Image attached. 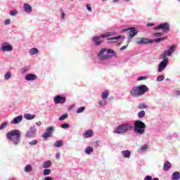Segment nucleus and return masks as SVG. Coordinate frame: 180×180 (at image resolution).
<instances>
[{"instance_id": "18", "label": "nucleus", "mask_w": 180, "mask_h": 180, "mask_svg": "<svg viewBox=\"0 0 180 180\" xmlns=\"http://www.w3.org/2000/svg\"><path fill=\"white\" fill-rule=\"evenodd\" d=\"M93 136H94V131L91 130H86L84 134V137H85V139H89V137H93Z\"/></svg>"}, {"instance_id": "32", "label": "nucleus", "mask_w": 180, "mask_h": 180, "mask_svg": "<svg viewBox=\"0 0 180 180\" xmlns=\"http://www.w3.org/2000/svg\"><path fill=\"white\" fill-rule=\"evenodd\" d=\"M32 165H27L25 168V172H30L32 171Z\"/></svg>"}, {"instance_id": "6", "label": "nucleus", "mask_w": 180, "mask_h": 180, "mask_svg": "<svg viewBox=\"0 0 180 180\" xmlns=\"http://www.w3.org/2000/svg\"><path fill=\"white\" fill-rule=\"evenodd\" d=\"M109 36H110V34H109V33H107L101 36L93 37V43H94L96 46H99L100 44H102V43H103V39H105V37H109Z\"/></svg>"}, {"instance_id": "7", "label": "nucleus", "mask_w": 180, "mask_h": 180, "mask_svg": "<svg viewBox=\"0 0 180 180\" xmlns=\"http://www.w3.org/2000/svg\"><path fill=\"white\" fill-rule=\"evenodd\" d=\"M154 30H162L165 33H168L169 32V24L168 22L161 23L159 26L153 28Z\"/></svg>"}, {"instance_id": "4", "label": "nucleus", "mask_w": 180, "mask_h": 180, "mask_svg": "<svg viewBox=\"0 0 180 180\" xmlns=\"http://www.w3.org/2000/svg\"><path fill=\"white\" fill-rule=\"evenodd\" d=\"M129 130H133V125L129 123H123L120 124L117 129L114 130L115 134H124V133H127Z\"/></svg>"}, {"instance_id": "34", "label": "nucleus", "mask_w": 180, "mask_h": 180, "mask_svg": "<svg viewBox=\"0 0 180 180\" xmlns=\"http://www.w3.org/2000/svg\"><path fill=\"white\" fill-rule=\"evenodd\" d=\"M7 126H8V122H3L0 125V130H4V129H5V127H6Z\"/></svg>"}, {"instance_id": "46", "label": "nucleus", "mask_w": 180, "mask_h": 180, "mask_svg": "<svg viewBox=\"0 0 180 180\" xmlns=\"http://www.w3.org/2000/svg\"><path fill=\"white\" fill-rule=\"evenodd\" d=\"M86 9L89 11V12H92V8L91 7V6L89 4H86Z\"/></svg>"}, {"instance_id": "56", "label": "nucleus", "mask_w": 180, "mask_h": 180, "mask_svg": "<svg viewBox=\"0 0 180 180\" xmlns=\"http://www.w3.org/2000/svg\"><path fill=\"white\" fill-rule=\"evenodd\" d=\"M147 26H148V27L154 26V24H153V23H148V24H147Z\"/></svg>"}, {"instance_id": "39", "label": "nucleus", "mask_w": 180, "mask_h": 180, "mask_svg": "<svg viewBox=\"0 0 180 180\" xmlns=\"http://www.w3.org/2000/svg\"><path fill=\"white\" fill-rule=\"evenodd\" d=\"M12 76V75L11 74L10 72H7L5 75H4V79H9V78H11V77Z\"/></svg>"}, {"instance_id": "59", "label": "nucleus", "mask_w": 180, "mask_h": 180, "mask_svg": "<svg viewBox=\"0 0 180 180\" xmlns=\"http://www.w3.org/2000/svg\"><path fill=\"white\" fill-rule=\"evenodd\" d=\"M151 180H160V179H158V178H155V179H152Z\"/></svg>"}, {"instance_id": "5", "label": "nucleus", "mask_w": 180, "mask_h": 180, "mask_svg": "<svg viewBox=\"0 0 180 180\" xmlns=\"http://www.w3.org/2000/svg\"><path fill=\"white\" fill-rule=\"evenodd\" d=\"M134 131L138 134H144L146 133V124L143 121H135Z\"/></svg>"}, {"instance_id": "53", "label": "nucleus", "mask_w": 180, "mask_h": 180, "mask_svg": "<svg viewBox=\"0 0 180 180\" xmlns=\"http://www.w3.org/2000/svg\"><path fill=\"white\" fill-rule=\"evenodd\" d=\"M26 71H27V70L26 69V68H22V72H26Z\"/></svg>"}, {"instance_id": "48", "label": "nucleus", "mask_w": 180, "mask_h": 180, "mask_svg": "<svg viewBox=\"0 0 180 180\" xmlns=\"http://www.w3.org/2000/svg\"><path fill=\"white\" fill-rule=\"evenodd\" d=\"M144 79H147V77L141 76L138 78V81H143Z\"/></svg>"}, {"instance_id": "2", "label": "nucleus", "mask_w": 180, "mask_h": 180, "mask_svg": "<svg viewBox=\"0 0 180 180\" xmlns=\"http://www.w3.org/2000/svg\"><path fill=\"white\" fill-rule=\"evenodd\" d=\"M147 91H148V87L146 85L141 84L133 87L129 91V94L133 98H139V96H142V95H144Z\"/></svg>"}, {"instance_id": "55", "label": "nucleus", "mask_w": 180, "mask_h": 180, "mask_svg": "<svg viewBox=\"0 0 180 180\" xmlns=\"http://www.w3.org/2000/svg\"><path fill=\"white\" fill-rule=\"evenodd\" d=\"M61 16L63 18H65V13H61Z\"/></svg>"}, {"instance_id": "30", "label": "nucleus", "mask_w": 180, "mask_h": 180, "mask_svg": "<svg viewBox=\"0 0 180 180\" xmlns=\"http://www.w3.org/2000/svg\"><path fill=\"white\" fill-rule=\"evenodd\" d=\"M148 108L147 105H146L144 103H141L139 105V109H147Z\"/></svg>"}, {"instance_id": "37", "label": "nucleus", "mask_w": 180, "mask_h": 180, "mask_svg": "<svg viewBox=\"0 0 180 180\" xmlns=\"http://www.w3.org/2000/svg\"><path fill=\"white\" fill-rule=\"evenodd\" d=\"M107 53L108 54H112V55H110V58L113 57V56H115V51H113L112 49H108Z\"/></svg>"}, {"instance_id": "12", "label": "nucleus", "mask_w": 180, "mask_h": 180, "mask_svg": "<svg viewBox=\"0 0 180 180\" xmlns=\"http://www.w3.org/2000/svg\"><path fill=\"white\" fill-rule=\"evenodd\" d=\"M54 131V127H50L46 129V131L42 135L43 139H49V137L51 136V134Z\"/></svg>"}, {"instance_id": "25", "label": "nucleus", "mask_w": 180, "mask_h": 180, "mask_svg": "<svg viewBox=\"0 0 180 180\" xmlns=\"http://www.w3.org/2000/svg\"><path fill=\"white\" fill-rule=\"evenodd\" d=\"M51 167V161L47 160L43 163V168H50Z\"/></svg>"}, {"instance_id": "15", "label": "nucleus", "mask_w": 180, "mask_h": 180, "mask_svg": "<svg viewBox=\"0 0 180 180\" xmlns=\"http://www.w3.org/2000/svg\"><path fill=\"white\" fill-rule=\"evenodd\" d=\"M23 119V116L20 115L15 117L11 122V124H18V123H20Z\"/></svg>"}, {"instance_id": "17", "label": "nucleus", "mask_w": 180, "mask_h": 180, "mask_svg": "<svg viewBox=\"0 0 180 180\" xmlns=\"http://www.w3.org/2000/svg\"><path fill=\"white\" fill-rule=\"evenodd\" d=\"M137 33H139V30H136V28H134V27L130 28V31H129V37H134V36H136V34H137Z\"/></svg>"}, {"instance_id": "36", "label": "nucleus", "mask_w": 180, "mask_h": 180, "mask_svg": "<svg viewBox=\"0 0 180 180\" xmlns=\"http://www.w3.org/2000/svg\"><path fill=\"white\" fill-rule=\"evenodd\" d=\"M67 117H68V114L65 113L59 117V120L60 121L65 120V119H67Z\"/></svg>"}, {"instance_id": "60", "label": "nucleus", "mask_w": 180, "mask_h": 180, "mask_svg": "<svg viewBox=\"0 0 180 180\" xmlns=\"http://www.w3.org/2000/svg\"><path fill=\"white\" fill-rule=\"evenodd\" d=\"M101 1H103V2H105V1H108V0H101Z\"/></svg>"}, {"instance_id": "54", "label": "nucleus", "mask_w": 180, "mask_h": 180, "mask_svg": "<svg viewBox=\"0 0 180 180\" xmlns=\"http://www.w3.org/2000/svg\"><path fill=\"white\" fill-rule=\"evenodd\" d=\"M37 126H41V122H36Z\"/></svg>"}, {"instance_id": "27", "label": "nucleus", "mask_w": 180, "mask_h": 180, "mask_svg": "<svg viewBox=\"0 0 180 180\" xmlns=\"http://www.w3.org/2000/svg\"><path fill=\"white\" fill-rule=\"evenodd\" d=\"M85 153H86V154L89 155V154H91V153H94V148H92L91 146L86 147L85 149Z\"/></svg>"}, {"instance_id": "52", "label": "nucleus", "mask_w": 180, "mask_h": 180, "mask_svg": "<svg viewBox=\"0 0 180 180\" xmlns=\"http://www.w3.org/2000/svg\"><path fill=\"white\" fill-rule=\"evenodd\" d=\"M56 157V160H60V153H57Z\"/></svg>"}, {"instance_id": "9", "label": "nucleus", "mask_w": 180, "mask_h": 180, "mask_svg": "<svg viewBox=\"0 0 180 180\" xmlns=\"http://www.w3.org/2000/svg\"><path fill=\"white\" fill-rule=\"evenodd\" d=\"M37 133V129L34 127H32L30 130L27 131L26 137L28 139H32V137H34L35 134Z\"/></svg>"}, {"instance_id": "63", "label": "nucleus", "mask_w": 180, "mask_h": 180, "mask_svg": "<svg viewBox=\"0 0 180 180\" xmlns=\"http://www.w3.org/2000/svg\"><path fill=\"white\" fill-rule=\"evenodd\" d=\"M71 1H74V0H71Z\"/></svg>"}, {"instance_id": "57", "label": "nucleus", "mask_w": 180, "mask_h": 180, "mask_svg": "<svg viewBox=\"0 0 180 180\" xmlns=\"http://www.w3.org/2000/svg\"><path fill=\"white\" fill-rule=\"evenodd\" d=\"M112 2H114V3L119 2V0H112Z\"/></svg>"}, {"instance_id": "38", "label": "nucleus", "mask_w": 180, "mask_h": 180, "mask_svg": "<svg viewBox=\"0 0 180 180\" xmlns=\"http://www.w3.org/2000/svg\"><path fill=\"white\" fill-rule=\"evenodd\" d=\"M164 78H165V77H164V75H159L158 77H157V81L158 82H161V81H163Z\"/></svg>"}, {"instance_id": "62", "label": "nucleus", "mask_w": 180, "mask_h": 180, "mask_svg": "<svg viewBox=\"0 0 180 180\" xmlns=\"http://www.w3.org/2000/svg\"><path fill=\"white\" fill-rule=\"evenodd\" d=\"M177 94H179V91H177Z\"/></svg>"}, {"instance_id": "49", "label": "nucleus", "mask_w": 180, "mask_h": 180, "mask_svg": "<svg viewBox=\"0 0 180 180\" xmlns=\"http://www.w3.org/2000/svg\"><path fill=\"white\" fill-rule=\"evenodd\" d=\"M153 179V177L151 176H146L144 178V180H151Z\"/></svg>"}, {"instance_id": "29", "label": "nucleus", "mask_w": 180, "mask_h": 180, "mask_svg": "<svg viewBox=\"0 0 180 180\" xmlns=\"http://www.w3.org/2000/svg\"><path fill=\"white\" fill-rule=\"evenodd\" d=\"M54 146L58 147V148L63 147V141L59 140V141L55 142Z\"/></svg>"}, {"instance_id": "28", "label": "nucleus", "mask_w": 180, "mask_h": 180, "mask_svg": "<svg viewBox=\"0 0 180 180\" xmlns=\"http://www.w3.org/2000/svg\"><path fill=\"white\" fill-rule=\"evenodd\" d=\"M121 38H122V36H118L115 37L108 38V40H110L111 43H116V41H117V40H119V39H121Z\"/></svg>"}, {"instance_id": "41", "label": "nucleus", "mask_w": 180, "mask_h": 180, "mask_svg": "<svg viewBox=\"0 0 180 180\" xmlns=\"http://www.w3.org/2000/svg\"><path fill=\"white\" fill-rule=\"evenodd\" d=\"M60 127H62V129H68V127H70V124H62L60 125Z\"/></svg>"}, {"instance_id": "14", "label": "nucleus", "mask_w": 180, "mask_h": 180, "mask_svg": "<svg viewBox=\"0 0 180 180\" xmlns=\"http://www.w3.org/2000/svg\"><path fill=\"white\" fill-rule=\"evenodd\" d=\"M25 79L26 81H35V79H37V76L34 74H27L25 75Z\"/></svg>"}, {"instance_id": "21", "label": "nucleus", "mask_w": 180, "mask_h": 180, "mask_svg": "<svg viewBox=\"0 0 180 180\" xmlns=\"http://www.w3.org/2000/svg\"><path fill=\"white\" fill-rule=\"evenodd\" d=\"M24 117L27 120H33V119H34V117H36V115H31V114H25Z\"/></svg>"}, {"instance_id": "51", "label": "nucleus", "mask_w": 180, "mask_h": 180, "mask_svg": "<svg viewBox=\"0 0 180 180\" xmlns=\"http://www.w3.org/2000/svg\"><path fill=\"white\" fill-rule=\"evenodd\" d=\"M127 49V45H124L122 47L120 48V50H126Z\"/></svg>"}, {"instance_id": "31", "label": "nucleus", "mask_w": 180, "mask_h": 180, "mask_svg": "<svg viewBox=\"0 0 180 180\" xmlns=\"http://www.w3.org/2000/svg\"><path fill=\"white\" fill-rule=\"evenodd\" d=\"M148 150V145H143L141 147V153H144V151H147Z\"/></svg>"}, {"instance_id": "10", "label": "nucleus", "mask_w": 180, "mask_h": 180, "mask_svg": "<svg viewBox=\"0 0 180 180\" xmlns=\"http://www.w3.org/2000/svg\"><path fill=\"white\" fill-rule=\"evenodd\" d=\"M148 43H153V41L148 38L141 37L136 40V44H148Z\"/></svg>"}, {"instance_id": "11", "label": "nucleus", "mask_w": 180, "mask_h": 180, "mask_svg": "<svg viewBox=\"0 0 180 180\" xmlns=\"http://www.w3.org/2000/svg\"><path fill=\"white\" fill-rule=\"evenodd\" d=\"M67 101V98L64 96H56L54 98V102L56 105H58V103H65V101Z\"/></svg>"}, {"instance_id": "13", "label": "nucleus", "mask_w": 180, "mask_h": 180, "mask_svg": "<svg viewBox=\"0 0 180 180\" xmlns=\"http://www.w3.org/2000/svg\"><path fill=\"white\" fill-rule=\"evenodd\" d=\"M1 50V51H12V50H13V47L9 44H4Z\"/></svg>"}, {"instance_id": "40", "label": "nucleus", "mask_w": 180, "mask_h": 180, "mask_svg": "<svg viewBox=\"0 0 180 180\" xmlns=\"http://www.w3.org/2000/svg\"><path fill=\"white\" fill-rule=\"evenodd\" d=\"M85 110V107H80L77 109V113H82Z\"/></svg>"}, {"instance_id": "47", "label": "nucleus", "mask_w": 180, "mask_h": 180, "mask_svg": "<svg viewBox=\"0 0 180 180\" xmlns=\"http://www.w3.org/2000/svg\"><path fill=\"white\" fill-rule=\"evenodd\" d=\"M4 25H11V19L6 20Z\"/></svg>"}, {"instance_id": "22", "label": "nucleus", "mask_w": 180, "mask_h": 180, "mask_svg": "<svg viewBox=\"0 0 180 180\" xmlns=\"http://www.w3.org/2000/svg\"><path fill=\"white\" fill-rule=\"evenodd\" d=\"M180 179V173L178 172H175L172 174V180H179Z\"/></svg>"}, {"instance_id": "43", "label": "nucleus", "mask_w": 180, "mask_h": 180, "mask_svg": "<svg viewBox=\"0 0 180 180\" xmlns=\"http://www.w3.org/2000/svg\"><path fill=\"white\" fill-rule=\"evenodd\" d=\"M37 144V140H33L32 141L30 142V146H36Z\"/></svg>"}, {"instance_id": "3", "label": "nucleus", "mask_w": 180, "mask_h": 180, "mask_svg": "<svg viewBox=\"0 0 180 180\" xmlns=\"http://www.w3.org/2000/svg\"><path fill=\"white\" fill-rule=\"evenodd\" d=\"M8 140H11L14 146H18L20 143V131L13 129L6 134Z\"/></svg>"}, {"instance_id": "16", "label": "nucleus", "mask_w": 180, "mask_h": 180, "mask_svg": "<svg viewBox=\"0 0 180 180\" xmlns=\"http://www.w3.org/2000/svg\"><path fill=\"white\" fill-rule=\"evenodd\" d=\"M23 9L26 12V13H31V12H32V6L25 3V4H24Z\"/></svg>"}, {"instance_id": "58", "label": "nucleus", "mask_w": 180, "mask_h": 180, "mask_svg": "<svg viewBox=\"0 0 180 180\" xmlns=\"http://www.w3.org/2000/svg\"><path fill=\"white\" fill-rule=\"evenodd\" d=\"M124 2H130V0H124Z\"/></svg>"}, {"instance_id": "35", "label": "nucleus", "mask_w": 180, "mask_h": 180, "mask_svg": "<svg viewBox=\"0 0 180 180\" xmlns=\"http://www.w3.org/2000/svg\"><path fill=\"white\" fill-rule=\"evenodd\" d=\"M51 172V169H46L44 170V176H46V175H50Z\"/></svg>"}, {"instance_id": "61", "label": "nucleus", "mask_w": 180, "mask_h": 180, "mask_svg": "<svg viewBox=\"0 0 180 180\" xmlns=\"http://www.w3.org/2000/svg\"><path fill=\"white\" fill-rule=\"evenodd\" d=\"M177 94H179V91H177Z\"/></svg>"}, {"instance_id": "1", "label": "nucleus", "mask_w": 180, "mask_h": 180, "mask_svg": "<svg viewBox=\"0 0 180 180\" xmlns=\"http://www.w3.org/2000/svg\"><path fill=\"white\" fill-rule=\"evenodd\" d=\"M175 49H176V45H172L169 48V49L164 51V52L160 55V58L163 60L160 62L158 65V72H162L167 68V64L169 63L168 58L172 56V53L175 51Z\"/></svg>"}, {"instance_id": "44", "label": "nucleus", "mask_w": 180, "mask_h": 180, "mask_svg": "<svg viewBox=\"0 0 180 180\" xmlns=\"http://www.w3.org/2000/svg\"><path fill=\"white\" fill-rule=\"evenodd\" d=\"M153 36H155V37H161V36H162V33L157 32V33L153 34Z\"/></svg>"}, {"instance_id": "8", "label": "nucleus", "mask_w": 180, "mask_h": 180, "mask_svg": "<svg viewBox=\"0 0 180 180\" xmlns=\"http://www.w3.org/2000/svg\"><path fill=\"white\" fill-rule=\"evenodd\" d=\"M106 48H103L102 49L100 50L98 56L100 60H108V58H110V55H103L105 53V51H106Z\"/></svg>"}, {"instance_id": "45", "label": "nucleus", "mask_w": 180, "mask_h": 180, "mask_svg": "<svg viewBox=\"0 0 180 180\" xmlns=\"http://www.w3.org/2000/svg\"><path fill=\"white\" fill-rule=\"evenodd\" d=\"M99 106H105L106 105V101H98Z\"/></svg>"}, {"instance_id": "23", "label": "nucleus", "mask_w": 180, "mask_h": 180, "mask_svg": "<svg viewBox=\"0 0 180 180\" xmlns=\"http://www.w3.org/2000/svg\"><path fill=\"white\" fill-rule=\"evenodd\" d=\"M171 168V163L169 162H166L164 163L163 169L164 171H168Z\"/></svg>"}, {"instance_id": "19", "label": "nucleus", "mask_w": 180, "mask_h": 180, "mask_svg": "<svg viewBox=\"0 0 180 180\" xmlns=\"http://www.w3.org/2000/svg\"><path fill=\"white\" fill-rule=\"evenodd\" d=\"M167 39H168V37H165L163 38H158V39H151V41H153V43H161V41H164V40H167Z\"/></svg>"}, {"instance_id": "50", "label": "nucleus", "mask_w": 180, "mask_h": 180, "mask_svg": "<svg viewBox=\"0 0 180 180\" xmlns=\"http://www.w3.org/2000/svg\"><path fill=\"white\" fill-rule=\"evenodd\" d=\"M44 180H54V178L50 177V176H46L44 179Z\"/></svg>"}, {"instance_id": "20", "label": "nucleus", "mask_w": 180, "mask_h": 180, "mask_svg": "<svg viewBox=\"0 0 180 180\" xmlns=\"http://www.w3.org/2000/svg\"><path fill=\"white\" fill-rule=\"evenodd\" d=\"M122 154L124 158H130L131 152H130L129 150H122Z\"/></svg>"}, {"instance_id": "42", "label": "nucleus", "mask_w": 180, "mask_h": 180, "mask_svg": "<svg viewBox=\"0 0 180 180\" xmlns=\"http://www.w3.org/2000/svg\"><path fill=\"white\" fill-rule=\"evenodd\" d=\"M17 13H18V11L16 10H13L10 12V14L11 16H15V15H16Z\"/></svg>"}, {"instance_id": "33", "label": "nucleus", "mask_w": 180, "mask_h": 180, "mask_svg": "<svg viewBox=\"0 0 180 180\" xmlns=\"http://www.w3.org/2000/svg\"><path fill=\"white\" fill-rule=\"evenodd\" d=\"M139 117L143 118L144 116H146V112L144 110H141L138 114Z\"/></svg>"}, {"instance_id": "64", "label": "nucleus", "mask_w": 180, "mask_h": 180, "mask_svg": "<svg viewBox=\"0 0 180 180\" xmlns=\"http://www.w3.org/2000/svg\"><path fill=\"white\" fill-rule=\"evenodd\" d=\"M179 2H180V0H179Z\"/></svg>"}, {"instance_id": "26", "label": "nucleus", "mask_w": 180, "mask_h": 180, "mask_svg": "<svg viewBox=\"0 0 180 180\" xmlns=\"http://www.w3.org/2000/svg\"><path fill=\"white\" fill-rule=\"evenodd\" d=\"M39 53V49L36 48H32L30 50V54L31 56H34V54H37Z\"/></svg>"}, {"instance_id": "24", "label": "nucleus", "mask_w": 180, "mask_h": 180, "mask_svg": "<svg viewBox=\"0 0 180 180\" xmlns=\"http://www.w3.org/2000/svg\"><path fill=\"white\" fill-rule=\"evenodd\" d=\"M101 98L104 101H106V99L109 98V91H105L104 92H103L101 94Z\"/></svg>"}]
</instances>
